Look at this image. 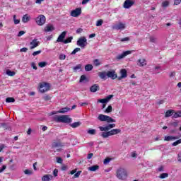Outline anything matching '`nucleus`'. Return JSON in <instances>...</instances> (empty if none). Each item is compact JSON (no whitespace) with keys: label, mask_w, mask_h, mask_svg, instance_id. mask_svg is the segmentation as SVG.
Returning a JSON list of instances; mask_svg holds the SVG:
<instances>
[{"label":"nucleus","mask_w":181,"mask_h":181,"mask_svg":"<svg viewBox=\"0 0 181 181\" xmlns=\"http://www.w3.org/2000/svg\"><path fill=\"white\" fill-rule=\"evenodd\" d=\"M53 119L55 122H63L64 124H70L71 122V118H69L67 115H55Z\"/></svg>","instance_id":"obj_1"},{"label":"nucleus","mask_w":181,"mask_h":181,"mask_svg":"<svg viewBox=\"0 0 181 181\" xmlns=\"http://www.w3.org/2000/svg\"><path fill=\"white\" fill-rule=\"evenodd\" d=\"M116 177L119 180H126L127 178L128 177V174L127 173V170L122 168L117 169L116 173Z\"/></svg>","instance_id":"obj_2"},{"label":"nucleus","mask_w":181,"mask_h":181,"mask_svg":"<svg viewBox=\"0 0 181 181\" xmlns=\"http://www.w3.org/2000/svg\"><path fill=\"white\" fill-rule=\"evenodd\" d=\"M121 134V129H113L109 132H103L101 133V136L103 138H108V136H112V135H117Z\"/></svg>","instance_id":"obj_3"},{"label":"nucleus","mask_w":181,"mask_h":181,"mask_svg":"<svg viewBox=\"0 0 181 181\" xmlns=\"http://www.w3.org/2000/svg\"><path fill=\"white\" fill-rule=\"evenodd\" d=\"M98 119L99 121H102L103 122H108V123L116 122L115 119H112V117H111L110 116L103 115V114H100V115H98Z\"/></svg>","instance_id":"obj_4"},{"label":"nucleus","mask_w":181,"mask_h":181,"mask_svg":"<svg viewBox=\"0 0 181 181\" xmlns=\"http://www.w3.org/2000/svg\"><path fill=\"white\" fill-rule=\"evenodd\" d=\"M39 90L40 93H46V91H49V90H50V84L46 82L40 83Z\"/></svg>","instance_id":"obj_5"},{"label":"nucleus","mask_w":181,"mask_h":181,"mask_svg":"<svg viewBox=\"0 0 181 181\" xmlns=\"http://www.w3.org/2000/svg\"><path fill=\"white\" fill-rule=\"evenodd\" d=\"M87 38H86V37H80L76 42L77 46H79L81 49H84V47L87 46Z\"/></svg>","instance_id":"obj_6"},{"label":"nucleus","mask_w":181,"mask_h":181,"mask_svg":"<svg viewBox=\"0 0 181 181\" xmlns=\"http://www.w3.org/2000/svg\"><path fill=\"white\" fill-rule=\"evenodd\" d=\"M35 22L39 26H43V24L46 23V17L44 15H40L36 18Z\"/></svg>","instance_id":"obj_7"},{"label":"nucleus","mask_w":181,"mask_h":181,"mask_svg":"<svg viewBox=\"0 0 181 181\" xmlns=\"http://www.w3.org/2000/svg\"><path fill=\"white\" fill-rule=\"evenodd\" d=\"M133 5H135V1L133 0H126L124 2L123 8L125 9H129L131 6H133Z\"/></svg>","instance_id":"obj_8"},{"label":"nucleus","mask_w":181,"mask_h":181,"mask_svg":"<svg viewBox=\"0 0 181 181\" xmlns=\"http://www.w3.org/2000/svg\"><path fill=\"white\" fill-rule=\"evenodd\" d=\"M81 15V8H76L74 10H72L71 12V16L73 18H78V16H80Z\"/></svg>","instance_id":"obj_9"},{"label":"nucleus","mask_w":181,"mask_h":181,"mask_svg":"<svg viewBox=\"0 0 181 181\" xmlns=\"http://www.w3.org/2000/svg\"><path fill=\"white\" fill-rule=\"evenodd\" d=\"M112 28L114 30H124V29H125V24L119 23L118 24L112 25Z\"/></svg>","instance_id":"obj_10"},{"label":"nucleus","mask_w":181,"mask_h":181,"mask_svg":"<svg viewBox=\"0 0 181 181\" xmlns=\"http://www.w3.org/2000/svg\"><path fill=\"white\" fill-rule=\"evenodd\" d=\"M107 78H112V80H115V78H118V75L115 74V71H108L107 72Z\"/></svg>","instance_id":"obj_11"},{"label":"nucleus","mask_w":181,"mask_h":181,"mask_svg":"<svg viewBox=\"0 0 181 181\" xmlns=\"http://www.w3.org/2000/svg\"><path fill=\"white\" fill-rule=\"evenodd\" d=\"M70 108L64 107L58 110L57 112H52L49 113V115H54V114H65V112H69Z\"/></svg>","instance_id":"obj_12"},{"label":"nucleus","mask_w":181,"mask_h":181,"mask_svg":"<svg viewBox=\"0 0 181 181\" xmlns=\"http://www.w3.org/2000/svg\"><path fill=\"white\" fill-rule=\"evenodd\" d=\"M66 146V143H62L60 141H54L52 144V148L54 149V148H63Z\"/></svg>","instance_id":"obj_13"},{"label":"nucleus","mask_w":181,"mask_h":181,"mask_svg":"<svg viewBox=\"0 0 181 181\" xmlns=\"http://www.w3.org/2000/svg\"><path fill=\"white\" fill-rule=\"evenodd\" d=\"M112 128H115V124H109L105 127H100L99 129L100 131H110Z\"/></svg>","instance_id":"obj_14"},{"label":"nucleus","mask_w":181,"mask_h":181,"mask_svg":"<svg viewBox=\"0 0 181 181\" xmlns=\"http://www.w3.org/2000/svg\"><path fill=\"white\" fill-rule=\"evenodd\" d=\"M30 49L32 50L33 49H36L37 46H39V41L37 39H34L30 42Z\"/></svg>","instance_id":"obj_15"},{"label":"nucleus","mask_w":181,"mask_h":181,"mask_svg":"<svg viewBox=\"0 0 181 181\" xmlns=\"http://www.w3.org/2000/svg\"><path fill=\"white\" fill-rule=\"evenodd\" d=\"M120 74L121 76L117 77L119 81L122 80V78H127V77H128V74L127 73V69H125L120 70Z\"/></svg>","instance_id":"obj_16"},{"label":"nucleus","mask_w":181,"mask_h":181,"mask_svg":"<svg viewBox=\"0 0 181 181\" xmlns=\"http://www.w3.org/2000/svg\"><path fill=\"white\" fill-rule=\"evenodd\" d=\"M66 35H67V32H62L58 37L57 42H61L62 43H64V37H66Z\"/></svg>","instance_id":"obj_17"},{"label":"nucleus","mask_w":181,"mask_h":181,"mask_svg":"<svg viewBox=\"0 0 181 181\" xmlns=\"http://www.w3.org/2000/svg\"><path fill=\"white\" fill-rule=\"evenodd\" d=\"M132 53V51H125L123 53L117 55V59L118 60H121V59H124V57H126V56H128V54H131Z\"/></svg>","instance_id":"obj_18"},{"label":"nucleus","mask_w":181,"mask_h":181,"mask_svg":"<svg viewBox=\"0 0 181 181\" xmlns=\"http://www.w3.org/2000/svg\"><path fill=\"white\" fill-rule=\"evenodd\" d=\"M53 30H54V26H53L52 24L47 25L44 28V32L46 33L49 32H53Z\"/></svg>","instance_id":"obj_19"},{"label":"nucleus","mask_w":181,"mask_h":181,"mask_svg":"<svg viewBox=\"0 0 181 181\" xmlns=\"http://www.w3.org/2000/svg\"><path fill=\"white\" fill-rule=\"evenodd\" d=\"M98 76L101 80H107L108 78L107 71L98 72Z\"/></svg>","instance_id":"obj_20"},{"label":"nucleus","mask_w":181,"mask_h":181,"mask_svg":"<svg viewBox=\"0 0 181 181\" xmlns=\"http://www.w3.org/2000/svg\"><path fill=\"white\" fill-rule=\"evenodd\" d=\"M99 90H100V86H98V84H94L90 88V91L91 93H97V91H98Z\"/></svg>","instance_id":"obj_21"},{"label":"nucleus","mask_w":181,"mask_h":181,"mask_svg":"<svg viewBox=\"0 0 181 181\" xmlns=\"http://www.w3.org/2000/svg\"><path fill=\"white\" fill-rule=\"evenodd\" d=\"M138 66L139 67H144V66H146V59H138Z\"/></svg>","instance_id":"obj_22"},{"label":"nucleus","mask_w":181,"mask_h":181,"mask_svg":"<svg viewBox=\"0 0 181 181\" xmlns=\"http://www.w3.org/2000/svg\"><path fill=\"white\" fill-rule=\"evenodd\" d=\"M176 139H179V136H165L164 138V141H176Z\"/></svg>","instance_id":"obj_23"},{"label":"nucleus","mask_w":181,"mask_h":181,"mask_svg":"<svg viewBox=\"0 0 181 181\" xmlns=\"http://www.w3.org/2000/svg\"><path fill=\"white\" fill-rule=\"evenodd\" d=\"M173 114H175V110H168L166 111L165 117V118H169V117L173 116Z\"/></svg>","instance_id":"obj_24"},{"label":"nucleus","mask_w":181,"mask_h":181,"mask_svg":"<svg viewBox=\"0 0 181 181\" xmlns=\"http://www.w3.org/2000/svg\"><path fill=\"white\" fill-rule=\"evenodd\" d=\"M30 21V17L28 14L24 15L22 18V22H23V23H28Z\"/></svg>","instance_id":"obj_25"},{"label":"nucleus","mask_w":181,"mask_h":181,"mask_svg":"<svg viewBox=\"0 0 181 181\" xmlns=\"http://www.w3.org/2000/svg\"><path fill=\"white\" fill-rule=\"evenodd\" d=\"M98 169H100V166L95 165L89 167L88 170H90V172H95L96 170H98Z\"/></svg>","instance_id":"obj_26"},{"label":"nucleus","mask_w":181,"mask_h":181,"mask_svg":"<svg viewBox=\"0 0 181 181\" xmlns=\"http://www.w3.org/2000/svg\"><path fill=\"white\" fill-rule=\"evenodd\" d=\"M81 125V122H76L70 124V127H71V128H78V127H80Z\"/></svg>","instance_id":"obj_27"},{"label":"nucleus","mask_w":181,"mask_h":181,"mask_svg":"<svg viewBox=\"0 0 181 181\" xmlns=\"http://www.w3.org/2000/svg\"><path fill=\"white\" fill-rule=\"evenodd\" d=\"M50 177H52V175H45L42 177V181H50V180H52V178H50Z\"/></svg>","instance_id":"obj_28"},{"label":"nucleus","mask_w":181,"mask_h":181,"mask_svg":"<svg viewBox=\"0 0 181 181\" xmlns=\"http://www.w3.org/2000/svg\"><path fill=\"white\" fill-rule=\"evenodd\" d=\"M73 70L74 73H77V71H81V64H78L76 66H74Z\"/></svg>","instance_id":"obj_29"},{"label":"nucleus","mask_w":181,"mask_h":181,"mask_svg":"<svg viewBox=\"0 0 181 181\" xmlns=\"http://www.w3.org/2000/svg\"><path fill=\"white\" fill-rule=\"evenodd\" d=\"M6 74H7V76H9L10 77H13V76H15L16 73H15V71H11L10 69H7L6 71Z\"/></svg>","instance_id":"obj_30"},{"label":"nucleus","mask_w":181,"mask_h":181,"mask_svg":"<svg viewBox=\"0 0 181 181\" xmlns=\"http://www.w3.org/2000/svg\"><path fill=\"white\" fill-rule=\"evenodd\" d=\"M87 134L89 135H95L97 134V130L95 129H88Z\"/></svg>","instance_id":"obj_31"},{"label":"nucleus","mask_w":181,"mask_h":181,"mask_svg":"<svg viewBox=\"0 0 181 181\" xmlns=\"http://www.w3.org/2000/svg\"><path fill=\"white\" fill-rule=\"evenodd\" d=\"M72 40H73V36H71L64 40V44L67 45V43H71Z\"/></svg>","instance_id":"obj_32"},{"label":"nucleus","mask_w":181,"mask_h":181,"mask_svg":"<svg viewBox=\"0 0 181 181\" xmlns=\"http://www.w3.org/2000/svg\"><path fill=\"white\" fill-rule=\"evenodd\" d=\"M86 71H91L93 70V65L87 64L85 66Z\"/></svg>","instance_id":"obj_33"},{"label":"nucleus","mask_w":181,"mask_h":181,"mask_svg":"<svg viewBox=\"0 0 181 181\" xmlns=\"http://www.w3.org/2000/svg\"><path fill=\"white\" fill-rule=\"evenodd\" d=\"M169 1H163L161 4V6L162 8H168V6H169Z\"/></svg>","instance_id":"obj_34"},{"label":"nucleus","mask_w":181,"mask_h":181,"mask_svg":"<svg viewBox=\"0 0 181 181\" xmlns=\"http://www.w3.org/2000/svg\"><path fill=\"white\" fill-rule=\"evenodd\" d=\"M169 177L168 173H163L159 176V179H166V177Z\"/></svg>","instance_id":"obj_35"},{"label":"nucleus","mask_w":181,"mask_h":181,"mask_svg":"<svg viewBox=\"0 0 181 181\" xmlns=\"http://www.w3.org/2000/svg\"><path fill=\"white\" fill-rule=\"evenodd\" d=\"M39 67L43 68V67H46V66H47V62H41L38 64Z\"/></svg>","instance_id":"obj_36"},{"label":"nucleus","mask_w":181,"mask_h":181,"mask_svg":"<svg viewBox=\"0 0 181 181\" xmlns=\"http://www.w3.org/2000/svg\"><path fill=\"white\" fill-rule=\"evenodd\" d=\"M181 144V139L177 140L176 141L172 144V146H177V145H180Z\"/></svg>","instance_id":"obj_37"},{"label":"nucleus","mask_w":181,"mask_h":181,"mask_svg":"<svg viewBox=\"0 0 181 181\" xmlns=\"http://www.w3.org/2000/svg\"><path fill=\"white\" fill-rule=\"evenodd\" d=\"M13 21H14V24H15V25H19V23H21V20L16 19V15H14V16H13Z\"/></svg>","instance_id":"obj_38"},{"label":"nucleus","mask_w":181,"mask_h":181,"mask_svg":"<svg viewBox=\"0 0 181 181\" xmlns=\"http://www.w3.org/2000/svg\"><path fill=\"white\" fill-rule=\"evenodd\" d=\"M93 64L94 66H98L101 64V62H100V59H96L93 61Z\"/></svg>","instance_id":"obj_39"},{"label":"nucleus","mask_w":181,"mask_h":181,"mask_svg":"<svg viewBox=\"0 0 181 181\" xmlns=\"http://www.w3.org/2000/svg\"><path fill=\"white\" fill-rule=\"evenodd\" d=\"M6 103H15V98H6Z\"/></svg>","instance_id":"obj_40"},{"label":"nucleus","mask_w":181,"mask_h":181,"mask_svg":"<svg viewBox=\"0 0 181 181\" xmlns=\"http://www.w3.org/2000/svg\"><path fill=\"white\" fill-rule=\"evenodd\" d=\"M112 112V106H111V105H109L107 108H106V110H105V112H107V113H110V112Z\"/></svg>","instance_id":"obj_41"},{"label":"nucleus","mask_w":181,"mask_h":181,"mask_svg":"<svg viewBox=\"0 0 181 181\" xmlns=\"http://www.w3.org/2000/svg\"><path fill=\"white\" fill-rule=\"evenodd\" d=\"M25 175H28L29 176H30V175L33 174V172L30 170H25L24 171Z\"/></svg>","instance_id":"obj_42"},{"label":"nucleus","mask_w":181,"mask_h":181,"mask_svg":"<svg viewBox=\"0 0 181 181\" xmlns=\"http://www.w3.org/2000/svg\"><path fill=\"white\" fill-rule=\"evenodd\" d=\"M103 23H104V21L102 19L98 20L96 23V26H102Z\"/></svg>","instance_id":"obj_43"},{"label":"nucleus","mask_w":181,"mask_h":181,"mask_svg":"<svg viewBox=\"0 0 181 181\" xmlns=\"http://www.w3.org/2000/svg\"><path fill=\"white\" fill-rule=\"evenodd\" d=\"M114 97V95H108L105 100H106V102L108 103L111 98H112Z\"/></svg>","instance_id":"obj_44"},{"label":"nucleus","mask_w":181,"mask_h":181,"mask_svg":"<svg viewBox=\"0 0 181 181\" xmlns=\"http://www.w3.org/2000/svg\"><path fill=\"white\" fill-rule=\"evenodd\" d=\"M59 59V60H66V54H60Z\"/></svg>","instance_id":"obj_45"},{"label":"nucleus","mask_w":181,"mask_h":181,"mask_svg":"<svg viewBox=\"0 0 181 181\" xmlns=\"http://www.w3.org/2000/svg\"><path fill=\"white\" fill-rule=\"evenodd\" d=\"M80 175H81V171H78L74 175V179H77V177H80Z\"/></svg>","instance_id":"obj_46"},{"label":"nucleus","mask_w":181,"mask_h":181,"mask_svg":"<svg viewBox=\"0 0 181 181\" xmlns=\"http://www.w3.org/2000/svg\"><path fill=\"white\" fill-rule=\"evenodd\" d=\"M81 50V49L77 47V48H75L72 52H71V54H76V53H77L78 52H80Z\"/></svg>","instance_id":"obj_47"},{"label":"nucleus","mask_w":181,"mask_h":181,"mask_svg":"<svg viewBox=\"0 0 181 181\" xmlns=\"http://www.w3.org/2000/svg\"><path fill=\"white\" fill-rule=\"evenodd\" d=\"M98 103H100L101 104H107V100H105V98L98 99Z\"/></svg>","instance_id":"obj_48"},{"label":"nucleus","mask_w":181,"mask_h":181,"mask_svg":"<svg viewBox=\"0 0 181 181\" xmlns=\"http://www.w3.org/2000/svg\"><path fill=\"white\" fill-rule=\"evenodd\" d=\"M85 80H87V77L86 76V75H82L81 76L79 82L83 83V81H84Z\"/></svg>","instance_id":"obj_49"},{"label":"nucleus","mask_w":181,"mask_h":181,"mask_svg":"<svg viewBox=\"0 0 181 181\" xmlns=\"http://www.w3.org/2000/svg\"><path fill=\"white\" fill-rule=\"evenodd\" d=\"M1 127H3V128H5V129H8L9 131V127H8V125L6 124V123H1Z\"/></svg>","instance_id":"obj_50"},{"label":"nucleus","mask_w":181,"mask_h":181,"mask_svg":"<svg viewBox=\"0 0 181 181\" xmlns=\"http://www.w3.org/2000/svg\"><path fill=\"white\" fill-rule=\"evenodd\" d=\"M110 160H111V158H105L103 161L104 165H108Z\"/></svg>","instance_id":"obj_51"},{"label":"nucleus","mask_w":181,"mask_h":181,"mask_svg":"<svg viewBox=\"0 0 181 181\" xmlns=\"http://www.w3.org/2000/svg\"><path fill=\"white\" fill-rule=\"evenodd\" d=\"M177 162H180V163H181V151L179 152V153L177 154Z\"/></svg>","instance_id":"obj_52"},{"label":"nucleus","mask_w":181,"mask_h":181,"mask_svg":"<svg viewBox=\"0 0 181 181\" xmlns=\"http://www.w3.org/2000/svg\"><path fill=\"white\" fill-rule=\"evenodd\" d=\"M42 53V50L35 51L33 53V56H37V54H40Z\"/></svg>","instance_id":"obj_53"},{"label":"nucleus","mask_w":181,"mask_h":181,"mask_svg":"<svg viewBox=\"0 0 181 181\" xmlns=\"http://www.w3.org/2000/svg\"><path fill=\"white\" fill-rule=\"evenodd\" d=\"M129 37H126L124 38H122L120 40V42H129Z\"/></svg>","instance_id":"obj_54"},{"label":"nucleus","mask_w":181,"mask_h":181,"mask_svg":"<svg viewBox=\"0 0 181 181\" xmlns=\"http://www.w3.org/2000/svg\"><path fill=\"white\" fill-rule=\"evenodd\" d=\"M57 163H63V159L60 157L57 158Z\"/></svg>","instance_id":"obj_55"},{"label":"nucleus","mask_w":181,"mask_h":181,"mask_svg":"<svg viewBox=\"0 0 181 181\" xmlns=\"http://www.w3.org/2000/svg\"><path fill=\"white\" fill-rule=\"evenodd\" d=\"M179 117H180L179 113L174 112L173 115V118H179Z\"/></svg>","instance_id":"obj_56"},{"label":"nucleus","mask_w":181,"mask_h":181,"mask_svg":"<svg viewBox=\"0 0 181 181\" xmlns=\"http://www.w3.org/2000/svg\"><path fill=\"white\" fill-rule=\"evenodd\" d=\"M20 52H23V53H26V52H28V48H27V47L21 48V49H20Z\"/></svg>","instance_id":"obj_57"},{"label":"nucleus","mask_w":181,"mask_h":181,"mask_svg":"<svg viewBox=\"0 0 181 181\" xmlns=\"http://www.w3.org/2000/svg\"><path fill=\"white\" fill-rule=\"evenodd\" d=\"M58 173H59V170L57 169H54L53 171V175L55 177H57Z\"/></svg>","instance_id":"obj_58"},{"label":"nucleus","mask_w":181,"mask_h":181,"mask_svg":"<svg viewBox=\"0 0 181 181\" xmlns=\"http://www.w3.org/2000/svg\"><path fill=\"white\" fill-rule=\"evenodd\" d=\"M150 42H151V43H155V42H156V38H155V37H151Z\"/></svg>","instance_id":"obj_59"},{"label":"nucleus","mask_w":181,"mask_h":181,"mask_svg":"<svg viewBox=\"0 0 181 181\" xmlns=\"http://www.w3.org/2000/svg\"><path fill=\"white\" fill-rule=\"evenodd\" d=\"M31 67H33L34 70H37V66H36V64H35L34 62L31 64Z\"/></svg>","instance_id":"obj_60"},{"label":"nucleus","mask_w":181,"mask_h":181,"mask_svg":"<svg viewBox=\"0 0 181 181\" xmlns=\"http://www.w3.org/2000/svg\"><path fill=\"white\" fill-rule=\"evenodd\" d=\"M171 125H173V127H174L175 128H176V127H177V125H179V122H174L171 123Z\"/></svg>","instance_id":"obj_61"},{"label":"nucleus","mask_w":181,"mask_h":181,"mask_svg":"<svg viewBox=\"0 0 181 181\" xmlns=\"http://www.w3.org/2000/svg\"><path fill=\"white\" fill-rule=\"evenodd\" d=\"M94 156V154L93 153H90L88 154L87 159H91Z\"/></svg>","instance_id":"obj_62"},{"label":"nucleus","mask_w":181,"mask_h":181,"mask_svg":"<svg viewBox=\"0 0 181 181\" xmlns=\"http://www.w3.org/2000/svg\"><path fill=\"white\" fill-rule=\"evenodd\" d=\"M25 33V31H20L18 34V37H21V36H23V34Z\"/></svg>","instance_id":"obj_63"},{"label":"nucleus","mask_w":181,"mask_h":181,"mask_svg":"<svg viewBox=\"0 0 181 181\" xmlns=\"http://www.w3.org/2000/svg\"><path fill=\"white\" fill-rule=\"evenodd\" d=\"M81 32H83V28H78L77 30H76V33H81Z\"/></svg>","instance_id":"obj_64"}]
</instances>
